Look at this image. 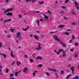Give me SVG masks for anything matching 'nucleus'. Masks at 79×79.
I'll return each instance as SVG.
<instances>
[{
    "mask_svg": "<svg viewBox=\"0 0 79 79\" xmlns=\"http://www.w3.org/2000/svg\"><path fill=\"white\" fill-rule=\"evenodd\" d=\"M35 13H40V12H39V11H35Z\"/></svg>",
    "mask_w": 79,
    "mask_h": 79,
    "instance_id": "nucleus-60",
    "label": "nucleus"
},
{
    "mask_svg": "<svg viewBox=\"0 0 79 79\" xmlns=\"http://www.w3.org/2000/svg\"><path fill=\"white\" fill-rule=\"evenodd\" d=\"M0 21H3V19H1Z\"/></svg>",
    "mask_w": 79,
    "mask_h": 79,
    "instance_id": "nucleus-55",
    "label": "nucleus"
},
{
    "mask_svg": "<svg viewBox=\"0 0 79 79\" xmlns=\"http://www.w3.org/2000/svg\"><path fill=\"white\" fill-rule=\"evenodd\" d=\"M73 42V40H71L69 41V43H72Z\"/></svg>",
    "mask_w": 79,
    "mask_h": 79,
    "instance_id": "nucleus-32",
    "label": "nucleus"
},
{
    "mask_svg": "<svg viewBox=\"0 0 79 79\" xmlns=\"http://www.w3.org/2000/svg\"><path fill=\"white\" fill-rule=\"evenodd\" d=\"M44 18L46 20H48V17L46 15L44 16Z\"/></svg>",
    "mask_w": 79,
    "mask_h": 79,
    "instance_id": "nucleus-21",
    "label": "nucleus"
},
{
    "mask_svg": "<svg viewBox=\"0 0 79 79\" xmlns=\"http://www.w3.org/2000/svg\"><path fill=\"white\" fill-rule=\"evenodd\" d=\"M74 58L75 59H77L78 58V54L77 53H75L74 54Z\"/></svg>",
    "mask_w": 79,
    "mask_h": 79,
    "instance_id": "nucleus-7",
    "label": "nucleus"
},
{
    "mask_svg": "<svg viewBox=\"0 0 79 79\" xmlns=\"http://www.w3.org/2000/svg\"><path fill=\"white\" fill-rule=\"evenodd\" d=\"M36 22H37V23L38 26H40V21H39V20H37Z\"/></svg>",
    "mask_w": 79,
    "mask_h": 79,
    "instance_id": "nucleus-20",
    "label": "nucleus"
},
{
    "mask_svg": "<svg viewBox=\"0 0 79 79\" xmlns=\"http://www.w3.org/2000/svg\"><path fill=\"white\" fill-rule=\"evenodd\" d=\"M2 56H3L4 58H6V55H5V54H2Z\"/></svg>",
    "mask_w": 79,
    "mask_h": 79,
    "instance_id": "nucleus-28",
    "label": "nucleus"
},
{
    "mask_svg": "<svg viewBox=\"0 0 79 79\" xmlns=\"http://www.w3.org/2000/svg\"><path fill=\"white\" fill-rule=\"evenodd\" d=\"M48 70H49V71H54V72H58V70H56L55 69H48Z\"/></svg>",
    "mask_w": 79,
    "mask_h": 79,
    "instance_id": "nucleus-10",
    "label": "nucleus"
},
{
    "mask_svg": "<svg viewBox=\"0 0 79 79\" xmlns=\"http://www.w3.org/2000/svg\"><path fill=\"white\" fill-rule=\"evenodd\" d=\"M21 39H22V37L21 36H20L19 37V40H21Z\"/></svg>",
    "mask_w": 79,
    "mask_h": 79,
    "instance_id": "nucleus-58",
    "label": "nucleus"
},
{
    "mask_svg": "<svg viewBox=\"0 0 79 79\" xmlns=\"http://www.w3.org/2000/svg\"><path fill=\"white\" fill-rule=\"evenodd\" d=\"M24 56L25 58H27V57H28V56H27V55H25Z\"/></svg>",
    "mask_w": 79,
    "mask_h": 79,
    "instance_id": "nucleus-52",
    "label": "nucleus"
},
{
    "mask_svg": "<svg viewBox=\"0 0 79 79\" xmlns=\"http://www.w3.org/2000/svg\"><path fill=\"white\" fill-rule=\"evenodd\" d=\"M18 72H16L15 73V76H18Z\"/></svg>",
    "mask_w": 79,
    "mask_h": 79,
    "instance_id": "nucleus-26",
    "label": "nucleus"
},
{
    "mask_svg": "<svg viewBox=\"0 0 79 79\" xmlns=\"http://www.w3.org/2000/svg\"><path fill=\"white\" fill-rule=\"evenodd\" d=\"M2 66L0 65V73H1V71H2Z\"/></svg>",
    "mask_w": 79,
    "mask_h": 79,
    "instance_id": "nucleus-33",
    "label": "nucleus"
},
{
    "mask_svg": "<svg viewBox=\"0 0 79 79\" xmlns=\"http://www.w3.org/2000/svg\"><path fill=\"white\" fill-rule=\"evenodd\" d=\"M64 19H66V20H68V18L66 17L65 16H64L63 17Z\"/></svg>",
    "mask_w": 79,
    "mask_h": 79,
    "instance_id": "nucleus-41",
    "label": "nucleus"
},
{
    "mask_svg": "<svg viewBox=\"0 0 79 79\" xmlns=\"http://www.w3.org/2000/svg\"><path fill=\"white\" fill-rule=\"evenodd\" d=\"M41 37L42 38H44V35H41Z\"/></svg>",
    "mask_w": 79,
    "mask_h": 79,
    "instance_id": "nucleus-53",
    "label": "nucleus"
},
{
    "mask_svg": "<svg viewBox=\"0 0 79 79\" xmlns=\"http://www.w3.org/2000/svg\"><path fill=\"white\" fill-rule=\"evenodd\" d=\"M38 44L37 45V47L35 48V50L39 51L42 49V47H41V44L39 42H38Z\"/></svg>",
    "mask_w": 79,
    "mask_h": 79,
    "instance_id": "nucleus-1",
    "label": "nucleus"
},
{
    "mask_svg": "<svg viewBox=\"0 0 79 79\" xmlns=\"http://www.w3.org/2000/svg\"><path fill=\"white\" fill-rule=\"evenodd\" d=\"M10 30L12 32H14V30H12V29H10Z\"/></svg>",
    "mask_w": 79,
    "mask_h": 79,
    "instance_id": "nucleus-57",
    "label": "nucleus"
},
{
    "mask_svg": "<svg viewBox=\"0 0 79 79\" xmlns=\"http://www.w3.org/2000/svg\"><path fill=\"white\" fill-rule=\"evenodd\" d=\"M58 27L60 28H62V27H64V25H60V26H59Z\"/></svg>",
    "mask_w": 79,
    "mask_h": 79,
    "instance_id": "nucleus-29",
    "label": "nucleus"
},
{
    "mask_svg": "<svg viewBox=\"0 0 79 79\" xmlns=\"http://www.w3.org/2000/svg\"><path fill=\"white\" fill-rule=\"evenodd\" d=\"M73 50H74V49H70V52H73Z\"/></svg>",
    "mask_w": 79,
    "mask_h": 79,
    "instance_id": "nucleus-48",
    "label": "nucleus"
},
{
    "mask_svg": "<svg viewBox=\"0 0 79 79\" xmlns=\"http://www.w3.org/2000/svg\"><path fill=\"white\" fill-rule=\"evenodd\" d=\"M6 22H8L7 21V20H5L4 21V23H6Z\"/></svg>",
    "mask_w": 79,
    "mask_h": 79,
    "instance_id": "nucleus-61",
    "label": "nucleus"
},
{
    "mask_svg": "<svg viewBox=\"0 0 79 79\" xmlns=\"http://www.w3.org/2000/svg\"><path fill=\"white\" fill-rule=\"evenodd\" d=\"M13 76H14V74L13 73H11L10 75V77H12Z\"/></svg>",
    "mask_w": 79,
    "mask_h": 79,
    "instance_id": "nucleus-30",
    "label": "nucleus"
},
{
    "mask_svg": "<svg viewBox=\"0 0 79 79\" xmlns=\"http://www.w3.org/2000/svg\"><path fill=\"white\" fill-rule=\"evenodd\" d=\"M30 61L31 62V63H33V60L32 59H30Z\"/></svg>",
    "mask_w": 79,
    "mask_h": 79,
    "instance_id": "nucleus-39",
    "label": "nucleus"
},
{
    "mask_svg": "<svg viewBox=\"0 0 79 79\" xmlns=\"http://www.w3.org/2000/svg\"><path fill=\"white\" fill-rule=\"evenodd\" d=\"M19 18H22V15H21L20 14H19Z\"/></svg>",
    "mask_w": 79,
    "mask_h": 79,
    "instance_id": "nucleus-38",
    "label": "nucleus"
},
{
    "mask_svg": "<svg viewBox=\"0 0 79 79\" xmlns=\"http://www.w3.org/2000/svg\"><path fill=\"white\" fill-rule=\"evenodd\" d=\"M71 76H72V74H69V75H68L67 77H66V79H69V77Z\"/></svg>",
    "mask_w": 79,
    "mask_h": 79,
    "instance_id": "nucleus-25",
    "label": "nucleus"
},
{
    "mask_svg": "<svg viewBox=\"0 0 79 79\" xmlns=\"http://www.w3.org/2000/svg\"><path fill=\"white\" fill-rule=\"evenodd\" d=\"M57 3H58V1H56V4H57Z\"/></svg>",
    "mask_w": 79,
    "mask_h": 79,
    "instance_id": "nucleus-63",
    "label": "nucleus"
},
{
    "mask_svg": "<svg viewBox=\"0 0 79 79\" xmlns=\"http://www.w3.org/2000/svg\"><path fill=\"white\" fill-rule=\"evenodd\" d=\"M7 22H9L10 21H11V19H8V20H7Z\"/></svg>",
    "mask_w": 79,
    "mask_h": 79,
    "instance_id": "nucleus-37",
    "label": "nucleus"
},
{
    "mask_svg": "<svg viewBox=\"0 0 79 79\" xmlns=\"http://www.w3.org/2000/svg\"><path fill=\"white\" fill-rule=\"evenodd\" d=\"M62 55L63 57L64 58V57H65V56H66V53H65V52H64L62 53Z\"/></svg>",
    "mask_w": 79,
    "mask_h": 79,
    "instance_id": "nucleus-18",
    "label": "nucleus"
},
{
    "mask_svg": "<svg viewBox=\"0 0 79 79\" xmlns=\"http://www.w3.org/2000/svg\"><path fill=\"white\" fill-rule=\"evenodd\" d=\"M63 34H65L66 35H69V34L68 32L64 33Z\"/></svg>",
    "mask_w": 79,
    "mask_h": 79,
    "instance_id": "nucleus-19",
    "label": "nucleus"
},
{
    "mask_svg": "<svg viewBox=\"0 0 79 79\" xmlns=\"http://www.w3.org/2000/svg\"><path fill=\"white\" fill-rule=\"evenodd\" d=\"M37 66L38 67H39L40 68H42V64H39Z\"/></svg>",
    "mask_w": 79,
    "mask_h": 79,
    "instance_id": "nucleus-24",
    "label": "nucleus"
},
{
    "mask_svg": "<svg viewBox=\"0 0 79 79\" xmlns=\"http://www.w3.org/2000/svg\"><path fill=\"white\" fill-rule=\"evenodd\" d=\"M47 13H49V14H52V12H51L49 11V10H48L47 11Z\"/></svg>",
    "mask_w": 79,
    "mask_h": 79,
    "instance_id": "nucleus-50",
    "label": "nucleus"
},
{
    "mask_svg": "<svg viewBox=\"0 0 79 79\" xmlns=\"http://www.w3.org/2000/svg\"><path fill=\"white\" fill-rule=\"evenodd\" d=\"M75 39V36L74 35H73L72 36V40H74Z\"/></svg>",
    "mask_w": 79,
    "mask_h": 79,
    "instance_id": "nucleus-27",
    "label": "nucleus"
},
{
    "mask_svg": "<svg viewBox=\"0 0 79 79\" xmlns=\"http://www.w3.org/2000/svg\"><path fill=\"white\" fill-rule=\"evenodd\" d=\"M34 37L35 39L36 40H39V36H37L36 35H35L34 36Z\"/></svg>",
    "mask_w": 79,
    "mask_h": 79,
    "instance_id": "nucleus-11",
    "label": "nucleus"
},
{
    "mask_svg": "<svg viewBox=\"0 0 79 79\" xmlns=\"http://www.w3.org/2000/svg\"><path fill=\"white\" fill-rule=\"evenodd\" d=\"M71 14H72V15H76V12H75V11H72L71 12Z\"/></svg>",
    "mask_w": 79,
    "mask_h": 79,
    "instance_id": "nucleus-14",
    "label": "nucleus"
},
{
    "mask_svg": "<svg viewBox=\"0 0 79 79\" xmlns=\"http://www.w3.org/2000/svg\"><path fill=\"white\" fill-rule=\"evenodd\" d=\"M74 67H73L70 68V69L72 71V74H74Z\"/></svg>",
    "mask_w": 79,
    "mask_h": 79,
    "instance_id": "nucleus-15",
    "label": "nucleus"
},
{
    "mask_svg": "<svg viewBox=\"0 0 79 79\" xmlns=\"http://www.w3.org/2000/svg\"><path fill=\"white\" fill-rule=\"evenodd\" d=\"M61 8H63V9H65V7L64 6H61Z\"/></svg>",
    "mask_w": 79,
    "mask_h": 79,
    "instance_id": "nucleus-43",
    "label": "nucleus"
},
{
    "mask_svg": "<svg viewBox=\"0 0 79 79\" xmlns=\"http://www.w3.org/2000/svg\"><path fill=\"white\" fill-rule=\"evenodd\" d=\"M6 37V38H10V37H11V36L9 35H7Z\"/></svg>",
    "mask_w": 79,
    "mask_h": 79,
    "instance_id": "nucleus-34",
    "label": "nucleus"
},
{
    "mask_svg": "<svg viewBox=\"0 0 79 79\" xmlns=\"http://www.w3.org/2000/svg\"><path fill=\"white\" fill-rule=\"evenodd\" d=\"M6 15L7 16H13L12 13L11 12H8L6 13Z\"/></svg>",
    "mask_w": 79,
    "mask_h": 79,
    "instance_id": "nucleus-13",
    "label": "nucleus"
},
{
    "mask_svg": "<svg viewBox=\"0 0 79 79\" xmlns=\"http://www.w3.org/2000/svg\"><path fill=\"white\" fill-rule=\"evenodd\" d=\"M56 53L57 54V55H60V52H56Z\"/></svg>",
    "mask_w": 79,
    "mask_h": 79,
    "instance_id": "nucleus-51",
    "label": "nucleus"
},
{
    "mask_svg": "<svg viewBox=\"0 0 79 79\" xmlns=\"http://www.w3.org/2000/svg\"><path fill=\"white\" fill-rule=\"evenodd\" d=\"M2 46V42H1L0 43V48H1Z\"/></svg>",
    "mask_w": 79,
    "mask_h": 79,
    "instance_id": "nucleus-36",
    "label": "nucleus"
},
{
    "mask_svg": "<svg viewBox=\"0 0 79 79\" xmlns=\"http://www.w3.org/2000/svg\"><path fill=\"white\" fill-rule=\"evenodd\" d=\"M68 2H69V0H66L65 3H67Z\"/></svg>",
    "mask_w": 79,
    "mask_h": 79,
    "instance_id": "nucleus-42",
    "label": "nucleus"
},
{
    "mask_svg": "<svg viewBox=\"0 0 79 79\" xmlns=\"http://www.w3.org/2000/svg\"><path fill=\"white\" fill-rule=\"evenodd\" d=\"M78 44V43H76L75 44V46H77V45Z\"/></svg>",
    "mask_w": 79,
    "mask_h": 79,
    "instance_id": "nucleus-54",
    "label": "nucleus"
},
{
    "mask_svg": "<svg viewBox=\"0 0 79 79\" xmlns=\"http://www.w3.org/2000/svg\"><path fill=\"white\" fill-rule=\"evenodd\" d=\"M9 51H10V54L11 57L14 58V57H15V55H13V51H12V50H11V48H9Z\"/></svg>",
    "mask_w": 79,
    "mask_h": 79,
    "instance_id": "nucleus-3",
    "label": "nucleus"
},
{
    "mask_svg": "<svg viewBox=\"0 0 79 79\" xmlns=\"http://www.w3.org/2000/svg\"><path fill=\"white\" fill-rule=\"evenodd\" d=\"M72 24L74 25H76V23H72Z\"/></svg>",
    "mask_w": 79,
    "mask_h": 79,
    "instance_id": "nucleus-46",
    "label": "nucleus"
},
{
    "mask_svg": "<svg viewBox=\"0 0 79 79\" xmlns=\"http://www.w3.org/2000/svg\"><path fill=\"white\" fill-rule=\"evenodd\" d=\"M13 10V8L7 9L5 11L4 13H6V12H8L9 11H11V10Z\"/></svg>",
    "mask_w": 79,
    "mask_h": 79,
    "instance_id": "nucleus-6",
    "label": "nucleus"
},
{
    "mask_svg": "<svg viewBox=\"0 0 79 79\" xmlns=\"http://www.w3.org/2000/svg\"><path fill=\"white\" fill-rule=\"evenodd\" d=\"M61 74H63V73H64V71L63 70H61Z\"/></svg>",
    "mask_w": 79,
    "mask_h": 79,
    "instance_id": "nucleus-44",
    "label": "nucleus"
},
{
    "mask_svg": "<svg viewBox=\"0 0 79 79\" xmlns=\"http://www.w3.org/2000/svg\"><path fill=\"white\" fill-rule=\"evenodd\" d=\"M45 74H46V75H48V76H49V73L48 72H46L45 73Z\"/></svg>",
    "mask_w": 79,
    "mask_h": 79,
    "instance_id": "nucleus-45",
    "label": "nucleus"
},
{
    "mask_svg": "<svg viewBox=\"0 0 79 79\" xmlns=\"http://www.w3.org/2000/svg\"><path fill=\"white\" fill-rule=\"evenodd\" d=\"M23 72L24 73H26L27 72V68L25 67L23 69Z\"/></svg>",
    "mask_w": 79,
    "mask_h": 79,
    "instance_id": "nucleus-4",
    "label": "nucleus"
},
{
    "mask_svg": "<svg viewBox=\"0 0 79 79\" xmlns=\"http://www.w3.org/2000/svg\"><path fill=\"white\" fill-rule=\"evenodd\" d=\"M16 41L17 43V44H18L19 43V41H18V40H16Z\"/></svg>",
    "mask_w": 79,
    "mask_h": 79,
    "instance_id": "nucleus-56",
    "label": "nucleus"
},
{
    "mask_svg": "<svg viewBox=\"0 0 79 79\" xmlns=\"http://www.w3.org/2000/svg\"><path fill=\"white\" fill-rule=\"evenodd\" d=\"M53 37L56 40L58 41V42H60V39H59V38L58 37V36H57V35H54L53 36Z\"/></svg>",
    "mask_w": 79,
    "mask_h": 79,
    "instance_id": "nucleus-2",
    "label": "nucleus"
},
{
    "mask_svg": "<svg viewBox=\"0 0 79 79\" xmlns=\"http://www.w3.org/2000/svg\"><path fill=\"white\" fill-rule=\"evenodd\" d=\"M6 3H8V2H9L10 0H6Z\"/></svg>",
    "mask_w": 79,
    "mask_h": 79,
    "instance_id": "nucleus-47",
    "label": "nucleus"
},
{
    "mask_svg": "<svg viewBox=\"0 0 79 79\" xmlns=\"http://www.w3.org/2000/svg\"><path fill=\"white\" fill-rule=\"evenodd\" d=\"M16 35H17L16 38H19V36H20V35H21V32H18L17 33Z\"/></svg>",
    "mask_w": 79,
    "mask_h": 79,
    "instance_id": "nucleus-9",
    "label": "nucleus"
},
{
    "mask_svg": "<svg viewBox=\"0 0 79 79\" xmlns=\"http://www.w3.org/2000/svg\"><path fill=\"white\" fill-rule=\"evenodd\" d=\"M6 73H8V72L9 71V69H6Z\"/></svg>",
    "mask_w": 79,
    "mask_h": 79,
    "instance_id": "nucleus-31",
    "label": "nucleus"
},
{
    "mask_svg": "<svg viewBox=\"0 0 79 79\" xmlns=\"http://www.w3.org/2000/svg\"><path fill=\"white\" fill-rule=\"evenodd\" d=\"M59 42H60V43H61L63 47H66V44H64V43L61 42V41L60 40V41H59Z\"/></svg>",
    "mask_w": 79,
    "mask_h": 79,
    "instance_id": "nucleus-8",
    "label": "nucleus"
},
{
    "mask_svg": "<svg viewBox=\"0 0 79 79\" xmlns=\"http://www.w3.org/2000/svg\"><path fill=\"white\" fill-rule=\"evenodd\" d=\"M43 59V58L40 56H37L36 57L37 60H42Z\"/></svg>",
    "mask_w": 79,
    "mask_h": 79,
    "instance_id": "nucleus-12",
    "label": "nucleus"
},
{
    "mask_svg": "<svg viewBox=\"0 0 79 79\" xmlns=\"http://www.w3.org/2000/svg\"><path fill=\"white\" fill-rule=\"evenodd\" d=\"M39 4H40V5L41 4H43V3H44V1H42L41 2H40L39 3Z\"/></svg>",
    "mask_w": 79,
    "mask_h": 79,
    "instance_id": "nucleus-40",
    "label": "nucleus"
},
{
    "mask_svg": "<svg viewBox=\"0 0 79 79\" xmlns=\"http://www.w3.org/2000/svg\"><path fill=\"white\" fill-rule=\"evenodd\" d=\"M64 12L63 11H61L60 12V14H63V13H64Z\"/></svg>",
    "mask_w": 79,
    "mask_h": 79,
    "instance_id": "nucleus-49",
    "label": "nucleus"
},
{
    "mask_svg": "<svg viewBox=\"0 0 79 79\" xmlns=\"http://www.w3.org/2000/svg\"><path fill=\"white\" fill-rule=\"evenodd\" d=\"M15 64V61H14L11 64L12 66H14V64Z\"/></svg>",
    "mask_w": 79,
    "mask_h": 79,
    "instance_id": "nucleus-35",
    "label": "nucleus"
},
{
    "mask_svg": "<svg viewBox=\"0 0 79 79\" xmlns=\"http://www.w3.org/2000/svg\"><path fill=\"white\" fill-rule=\"evenodd\" d=\"M59 52L60 53H61V52H64V50L63 49H60L59 50Z\"/></svg>",
    "mask_w": 79,
    "mask_h": 79,
    "instance_id": "nucleus-23",
    "label": "nucleus"
},
{
    "mask_svg": "<svg viewBox=\"0 0 79 79\" xmlns=\"http://www.w3.org/2000/svg\"><path fill=\"white\" fill-rule=\"evenodd\" d=\"M29 28V27H28L27 28H26L25 29L23 28L22 30H23V31H27V29H28Z\"/></svg>",
    "mask_w": 79,
    "mask_h": 79,
    "instance_id": "nucleus-17",
    "label": "nucleus"
},
{
    "mask_svg": "<svg viewBox=\"0 0 79 79\" xmlns=\"http://www.w3.org/2000/svg\"><path fill=\"white\" fill-rule=\"evenodd\" d=\"M36 73H38V71H35L33 73V75L34 76H35V74H36Z\"/></svg>",
    "mask_w": 79,
    "mask_h": 79,
    "instance_id": "nucleus-22",
    "label": "nucleus"
},
{
    "mask_svg": "<svg viewBox=\"0 0 79 79\" xmlns=\"http://www.w3.org/2000/svg\"><path fill=\"white\" fill-rule=\"evenodd\" d=\"M75 6L77 8V10H79V5L78 4V3H77L76 2H75Z\"/></svg>",
    "mask_w": 79,
    "mask_h": 79,
    "instance_id": "nucleus-5",
    "label": "nucleus"
},
{
    "mask_svg": "<svg viewBox=\"0 0 79 79\" xmlns=\"http://www.w3.org/2000/svg\"><path fill=\"white\" fill-rule=\"evenodd\" d=\"M10 79H15V78H10Z\"/></svg>",
    "mask_w": 79,
    "mask_h": 79,
    "instance_id": "nucleus-64",
    "label": "nucleus"
},
{
    "mask_svg": "<svg viewBox=\"0 0 79 79\" xmlns=\"http://www.w3.org/2000/svg\"><path fill=\"white\" fill-rule=\"evenodd\" d=\"M68 61H70L71 60V59L70 58H68Z\"/></svg>",
    "mask_w": 79,
    "mask_h": 79,
    "instance_id": "nucleus-59",
    "label": "nucleus"
},
{
    "mask_svg": "<svg viewBox=\"0 0 79 79\" xmlns=\"http://www.w3.org/2000/svg\"><path fill=\"white\" fill-rule=\"evenodd\" d=\"M30 37H33V35H31Z\"/></svg>",
    "mask_w": 79,
    "mask_h": 79,
    "instance_id": "nucleus-62",
    "label": "nucleus"
},
{
    "mask_svg": "<svg viewBox=\"0 0 79 79\" xmlns=\"http://www.w3.org/2000/svg\"><path fill=\"white\" fill-rule=\"evenodd\" d=\"M17 66H19V64H21V63L20 62L17 61Z\"/></svg>",
    "mask_w": 79,
    "mask_h": 79,
    "instance_id": "nucleus-16",
    "label": "nucleus"
}]
</instances>
